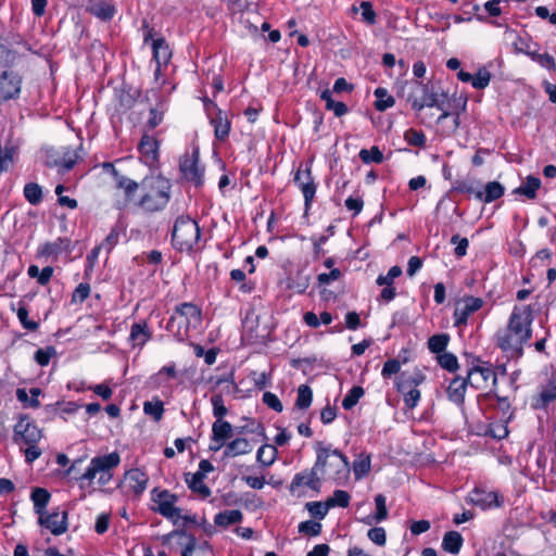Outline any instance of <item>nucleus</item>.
Returning <instances> with one entry per match:
<instances>
[{"label": "nucleus", "instance_id": "nucleus-1", "mask_svg": "<svg viewBox=\"0 0 556 556\" xmlns=\"http://www.w3.org/2000/svg\"><path fill=\"white\" fill-rule=\"evenodd\" d=\"M533 311L529 305L515 306L507 326L495 333L496 345L510 358L523 355V345L532 337Z\"/></svg>", "mask_w": 556, "mask_h": 556}, {"label": "nucleus", "instance_id": "nucleus-2", "mask_svg": "<svg viewBox=\"0 0 556 556\" xmlns=\"http://www.w3.org/2000/svg\"><path fill=\"white\" fill-rule=\"evenodd\" d=\"M140 187L143 190L138 206L148 213L164 210L172 197L170 180L161 175H151L142 179Z\"/></svg>", "mask_w": 556, "mask_h": 556}, {"label": "nucleus", "instance_id": "nucleus-3", "mask_svg": "<svg viewBox=\"0 0 556 556\" xmlns=\"http://www.w3.org/2000/svg\"><path fill=\"white\" fill-rule=\"evenodd\" d=\"M202 323L201 308L191 302H184L175 306L166 324V330L179 342L189 338L191 328H198Z\"/></svg>", "mask_w": 556, "mask_h": 556}, {"label": "nucleus", "instance_id": "nucleus-4", "mask_svg": "<svg viewBox=\"0 0 556 556\" xmlns=\"http://www.w3.org/2000/svg\"><path fill=\"white\" fill-rule=\"evenodd\" d=\"M316 453L317 456L314 466L308 470H304L294 475L289 485V491L291 493H295L303 485L309 488L316 493L320 492L321 478L319 477L318 472L324 471L328 464L329 447H325L321 445V443H317Z\"/></svg>", "mask_w": 556, "mask_h": 556}, {"label": "nucleus", "instance_id": "nucleus-5", "mask_svg": "<svg viewBox=\"0 0 556 556\" xmlns=\"http://www.w3.org/2000/svg\"><path fill=\"white\" fill-rule=\"evenodd\" d=\"M119 463L121 457L117 452L93 457L86 471L78 478L80 488L85 486V482L90 485L97 475H99L98 483L100 485L108 484L113 477L111 470Z\"/></svg>", "mask_w": 556, "mask_h": 556}, {"label": "nucleus", "instance_id": "nucleus-6", "mask_svg": "<svg viewBox=\"0 0 556 556\" xmlns=\"http://www.w3.org/2000/svg\"><path fill=\"white\" fill-rule=\"evenodd\" d=\"M201 230L195 220L189 216H179L172 231V244L179 252H190L198 244Z\"/></svg>", "mask_w": 556, "mask_h": 556}, {"label": "nucleus", "instance_id": "nucleus-7", "mask_svg": "<svg viewBox=\"0 0 556 556\" xmlns=\"http://www.w3.org/2000/svg\"><path fill=\"white\" fill-rule=\"evenodd\" d=\"M151 494L152 501L156 505L152 508L153 511L172 521L174 526H179L181 509L176 506L178 495L170 493L168 490H159L157 488H154Z\"/></svg>", "mask_w": 556, "mask_h": 556}, {"label": "nucleus", "instance_id": "nucleus-8", "mask_svg": "<svg viewBox=\"0 0 556 556\" xmlns=\"http://www.w3.org/2000/svg\"><path fill=\"white\" fill-rule=\"evenodd\" d=\"M42 438V430L39 429L27 415H21L13 428V442L20 446L38 444Z\"/></svg>", "mask_w": 556, "mask_h": 556}, {"label": "nucleus", "instance_id": "nucleus-9", "mask_svg": "<svg viewBox=\"0 0 556 556\" xmlns=\"http://www.w3.org/2000/svg\"><path fill=\"white\" fill-rule=\"evenodd\" d=\"M179 170L181 177L195 186L202 187L204 184V167L200 165L199 151L194 150L192 154L186 153L179 161Z\"/></svg>", "mask_w": 556, "mask_h": 556}, {"label": "nucleus", "instance_id": "nucleus-10", "mask_svg": "<svg viewBox=\"0 0 556 556\" xmlns=\"http://www.w3.org/2000/svg\"><path fill=\"white\" fill-rule=\"evenodd\" d=\"M412 92L407 96V101L412 103V108L416 112H420L424 108H433L438 104V94L433 91V87L429 84L413 81L410 84Z\"/></svg>", "mask_w": 556, "mask_h": 556}, {"label": "nucleus", "instance_id": "nucleus-11", "mask_svg": "<svg viewBox=\"0 0 556 556\" xmlns=\"http://www.w3.org/2000/svg\"><path fill=\"white\" fill-rule=\"evenodd\" d=\"M0 73V99L9 101L17 99L21 94L23 76L12 67H4Z\"/></svg>", "mask_w": 556, "mask_h": 556}, {"label": "nucleus", "instance_id": "nucleus-12", "mask_svg": "<svg viewBox=\"0 0 556 556\" xmlns=\"http://www.w3.org/2000/svg\"><path fill=\"white\" fill-rule=\"evenodd\" d=\"M467 380H469V384L472 388L479 390L485 388L489 380H492V383L496 384L497 377L489 363L477 358L476 364L467 370Z\"/></svg>", "mask_w": 556, "mask_h": 556}, {"label": "nucleus", "instance_id": "nucleus-13", "mask_svg": "<svg viewBox=\"0 0 556 556\" xmlns=\"http://www.w3.org/2000/svg\"><path fill=\"white\" fill-rule=\"evenodd\" d=\"M484 304V301L481 298H476L472 295H465L460 300H458L455 304V309L453 313L454 317V326L455 327H464L468 323V318L476 312H478Z\"/></svg>", "mask_w": 556, "mask_h": 556}, {"label": "nucleus", "instance_id": "nucleus-14", "mask_svg": "<svg viewBox=\"0 0 556 556\" xmlns=\"http://www.w3.org/2000/svg\"><path fill=\"white\" fill-rule=\"evenodd\" d=\"M67 520L68 511L60 510V507L54 508L52 511H46L42 516H38L39 526L50 531L53 535H61L67 531Z\"/></svg>", "mask_w": 556, "mask_h": 556}, {"label": "nucleus", "instance_id": "nucleus-15", "mask_svg": "<svg viewBox=\"0 0 556 556\" xmlns=\"http://www.w3.org/2000/svg\"><path fill=\"white\" fill-rule=\"evenodd\" d=\"M294 184L303 193L305 212H307L311 208L317 188L316 184L314 182V178L312 177L309 165H307L305 169L300 167L296 170L294 175Z\"/></svg>", "mask_w": 556, "mask_h": 556}, {"label": "nucleus", "instance_id": "nucleus-16", "mask_svg": "<svg viewBox=\"0 0 556 556\" xmlns=\"http://www.w3.org/2000/svg\"><path fill=\"white\" fill-rule=\"evenodd\" d=\"M468 501L482 509H490L501 507L504 503V497L496 491H485L476 486L469 493Z\"/></svg>", "mask_w": 556, "mask_h": 556}, {"label": "nucleus", "instance_id": "nucleus-17", "mask_svg": "<svg viewBox=\"0 0 556 556\" xmlns=\"http://www.w3.org/2000/svg\"><path fill=\"white\" fill-rule=\"evenodd\" d=\"M140 160L149 167H155L159 164L160 141L148 134H143L138 144Z\"/></svg>", "mask_w": 556, "mask_h": 556}, {"label": "nucleus", "instance_id": "nucleus-18", "mask_svg": "<svg viewBox=\"0 0 556 556\" xmlns=\"http://www.w3.org/2000/svg\"><path fill=\"white\" fill-rule=\"evenodd\" d=\"M206 110H208V106H213L216 109L215 116H212L210 118V123L214 127V136L217 140L224 141L228 138L230 132L231 123L227 118V116L223 113L222 110L216 108V104L212 102L211 100H207L204 102Z\"/></svg>", "mask_w": 556, "mask_h": 556}, {"label": "nucleus", "instance_id": "nucleus-19", "mask_svg": "<svg viewBox=\"0 0 556 556\" xmlns=\"http://www.w3.org/2000/svg\"><path fill=\"white\" fill-rule=\"evenodd\" d=\"M73 251L72 241L68 238H58L53 242H46L38 250L39 256L58 257L61 253H71Z\"/></svg>", "mask_w": 556, "mask_h": 556}, {"label": "nucleus", "instance_id": "nucleus-20", "mask_svg": "<svg viewBox=\"0 0 556 556\" xmlns=\"http://www.w3.org/2000/svg\"><path fill=\"white\" fill-rule=\"evenodd\" d=\"M468 384L469 380H467V376L465 378L460 376L453 378L446 389L448 400L457 406H463Z\"/></svg>", "mask_w": 556, "mask_h": 556}, {"label": "nucleus", "instance_id": "nucleus-21", "mask_svg": "<svg viewBox=\"0 0 556 556\" xmlns=\"http://www.w3.org/2000/svg\"><path fill=\"white\" fill-rule=\"evenodd\" d=\"M176 536L186 538L188 540L181 551V556H192L197 548V539L193 534L188 533L185 529H175L169 533L162 535L161 542L163 545H168L170 540Z\"/></svg>", "mask_w": 556, "mask_h": 556}, {"label": "nucleus", "instance_id": "nucleus-22", "mask_svg": "<svg viewBox=\"0 0 556 556\" xmlns=\"http://www.w3.org/2000/svg\"><path fill=\"white\" fill-rule=\"evenodd\" d=\"M86 11L102 21L112 20L116 13L115 7L104 0H89Z\"/></svg>", "mask_w": 556, "mask_h": 556}, {"label": "nucleus", "instance_id": "nucleus-23", "mask_svg": "<svg viewBox=\"0 0 556 556\" xmlns=\"http://www.w3.org/2000/svg\"><path fill=\"white\" fill-rule=\"evenodd\" d=\"M152 47V53H153V60L159 65L166 66L172 58V50L166 42L165 38L160 36L152 40L151 43Z\"/></svg>", "mask_w": 556, "mask_h": 556}, {"label": "nucleus", "instance_id": "nucleus-24", "mask_svg": "<svg viewBox=\"0 0 556 556\" xmlns=\"http://www.w3.org/2000/svg\"><path fill=\"white\" fill-rule=\"evenodd\" d=\"M185 481L188 488L202 500L207 498L212 493L211 489L204 483L202 472H187L185 473Z\"/></svg>", "mask_w": 556, "mask_h": 556}, {"label": "nucleus", "instance_id": "nucleus-25", "mask_svg": "<svg viewBox=\"0 0 556 556\" xmlns=\"http://www.w3.org/2000/svg\"><path fill=\"white\" fill-rule=\"evenodd\" d=\"M534 50L522 49L525 54L528 55L533 62L538 63L541 67L548 72L556 73V62L553 55L549 53H539L540 45L534 42Z\"/></svg>", "mask_w": 556, "mask_h": 556}, {"label": "nucleus", "instance_id": "nucleus-26", "mask_svg": "<svg viewBox=\"0 0 556 556\" xmlns=\"http://www.w3.org/2000/svg\"><path fill=\"white\" fill-rule=\"evenodd\" d=\"M505 193V187L498 181H489L484 186V190L479 189V192L476 194V199L484 202L491 203L500 198H502Z\"/></svg>", "mask_w": 556, "mask_h": 556}, {"label": "nucleus", "instance_id": "nucleus-27", "mask_svg": "<svg viewBox=\"0 0 556 556\" xmlns=\"http://www.w3.org/2000/svg\"><path fill=\"white\" fill-rule=\"evenodd\" d=\"M125 479L128 481L129 486L135 494H141L146 489L149 481L148 475L139 468H132L125 473Z\"/></svg>", "mask_w": 556, "mask_h": 556}, {"label": "nucleus", "instance_id": "nucleus-28", "mask_svg": "<svg viewBox=\"0 0 556 556\" xmlns=\"http://www.w3.org/2000/svg\"><path fill=\"white\" fill-rule=\"evenodd\" d=\"M330 455L338 457L337 463H330V466H333L336 468V472L332 479L336 481L345 480L350 473V463L348 457L338 448H334L332 451L329 450V456ZM327 465H329V463Z\"/></svg>", "mask_w": 556, "mask_h": 556}, {"label": "nucleus", "instance_id": "nucleus-29", "mask_svg": "<svg viewBox=\"0 0 556 556\" xmlns=\"http://www.w3.org/2000/svg\"><path fill=\"white\" fill-rule=\"evenodd\" d=\"M168 109L167 100L161 97L155 106L151 108L149 111V118L146 123V126L149 129L156 128L164 119V115Z\"/></svg>", "mask_w": 556, "mask_h": 556}, {"label": "nucleus", "instance_id": "nucleus-30", "mask_svg": "<svg viewBox=\"0 0 556 556\" xmlns=\"http://www.w3.org/2000/svg\"><path fill=\"white\" fill-rule=\"evenodd\" d=\"M252 451L250 442L244 438H237L225 445L224 457H236Z\"/></svg>", "mask_w": 556, "mask_h": 556}, {"label": "nucleus", "instance_id": "nucleus-31", "mask_svg": "<svg viewBox=\"0 0 556 556\" xmlns=\"http://www.w3.org/2000/svg\"><path fill=\"white\" fill-rule=\"evenodd\" d=\"M152 337L147 321L136 323L131 326L129 340L134 345L143 346Z\"/></svg>", "mask_w": 556, "mask_h": 556}, {"label": "nucleus", "instance_id": "nucleus-32", "mask_svg": "<svg viewBox=\"0 0 556 556\" xmlns=\"http://www.w3.org/2000/svg\"><path fill=\"white\" fill-rule=\"evenodd\" d=\"M51 494L47 489L43 488H35L30 493V500L34 504V511L38 516H42L43 513L47 511V506L50 502Z\"/></svg>", "mask_w": 556, "mask_h": 556}, {"label": "nucleus", "instance_id": "nucleus-33", "mask_svg": "<svg viewBox=\"0 0 556 556\" xmlns=\"http://www.w3.org/2000/svg\"><path fill=\"white\" fill-rule=\"evenodd\" d=\"M464 539L457 531H447L442 540V548L453 555H457L463 546Z\"/></svg>", "mask_w": 556, "mask_h": 556}, {"label": "nucleus", "instance_id": "nucleus-34", "mask_svg": "<svg viewBox=\"0 0 556 556\" xmlns=\"http://www.w3.org/2000/svg\"><path fill=\"white\" fill-rule=\"evenodd\" d=\"M541 187V180L534 176H528L526 181L516 188L513 193L525 195L526 198L533 200L536 198V192Z\"/></svg>", "mask_w": 556, "mask_h": 556}, {"label": "nucleus", "instance_id": "nucleus-35", "mask_svg": "<svg viewBox=\"0 0 556 556\" xmlns=\"http://www.w3.org/2000/svg\"><path fill=\"white\" fill-rule=\"evenodd\" d=\"M425 375L417 370L413 375L406 376L404 372L401 375L400 380L396 382L399 392H405L407 389H417L419 384L425 381Z\"/></svg>", "mask_w": 556, "mask_h": 556}, {"label": "nucleus", "instance_id": "nucleus-36", "mask_svg": "<svg viewBox=\"0 0 556 556\" xmlns=\"http://www.w3.org/2000/svg\"><path fill=\"white\" fill-rule=\"evenodd\" d=\"M233 435V429L230 422L226 420H216L212 426L211 441L226 442Z\"/></svg>", "mask_w": 556, "mask_h": 556}, {"label": "nucleus", "instance_id": "nucleus-37", "mask_svg": "<svg viewBox=\"0 0 556 556\" xmlns=\"http://www.w3.org/2000/svg\"><path fill=\"white\" fill-rule=\"evenodd\" d=\"M243 519V514L238 510H224L215 515L214 522L218 527L226 528L231 525H236L241 522Z\"/></svg>", "mask_w": 556, "mask_h": 556}, {"label": "nucleus", "instance_id": "nucleus-38", "mask_svg": "<svg viewBox=\"0 0 556 556\" xmlns=\"http://www.w3.org/2000/svg\"><path fill=\"white\" fill-rule=\"evenodd\" d=\"M30 395L25 389L18 388L16 390V399L23 404L24 407L38 408L40 406V402L38 396L41 394V390L39 388H31L29 390Z\"/></svg>", "mask_w": 556, "mask_h": 556}, {"label": "nucleus", "instance_id": "nucleus-39", "mask_svg": "<svg viewBox=\"0 0 556 556\" xmlns=\"http://www.w3.org/2000/svg\"><path fill=\"white\" fill-rule=\"evenodd\" d=\"M556 401V384L549 383L542 389L535 402L534 408H546L552 402Z\"/></svg>", "mask_w": 556, "mask_h": 556}, {"label": "nucleus", "instance_id": "nucleus-40", "mask_svg": "<svg viewBox=\"0 0 556 556\" xmlns=\"http://www.w3.org/2000/svg\"><path fill=\"white\" fill-rule=\"evenodd\" d=\"M374 96L376 97L375 109L379 112H384L386 110L392 108L395 103L394 98L389 94L386 88H376Z\"/></svg>", "mask_w": 556, "mask_h": 556}, {"label": "nucleus", "instance_id": "nucleus-41", "mask_svg": "<svg viewBox=\"0 0 556 556\" xmlns=\"http://www.w3.org/2000/svg\"><path fill=\"white\" fill-rule=\"evenodd\" d=\"M115 184L118 189L124 190L126 201H130L134 199L139 186H140L137 181H135L126 176H123V175L118 176L115 179Z\"/></svg>", "mask_w": 556, "mask_h": 556}, {"label": "nucleus", "instance_id": "nucleus-42", "mask_svg": "<svg viewBox=\"0 0 556 556\" xmlns=\"http://www.w3.org/2000/svg\"><path fill=\"white\" fill-rule=\"evenodd\" d=\"M370 463L369 454H361L358 458L353 462V471L356 480H359L369 473Z\"/></svg>", "mask_w": 556, "mask_h": 556}, {"label": "nucleus", "instance_id": "nucleus-43", "mask_svg": "<svg viewBox=\"0 0 556 556\" xmlns=\"http://www.w3.org/2000/svg\"><path fill=\"white\" fill-rule=\"evenodd\" d=\"M352 12L357 13L359 10L362 11V21L367 25H375L377 22V14L374 10L372 3L369 1H362L359 8L353 5Z\"/></svg>", "mask_w": 556, "mask_h": 556}, {"label": "nucleus", "instance_id": "nucleus-44", "mask_svg": "<svg viewBox=\"0 0 556 556\" xmlns=\"http://www.w3.org/2000/svg\"><path fill=\"white\" fill-rule=\"evenodd\" d=\"M448 342L450 336L447 333H439L430 337L427 344L431 353L439 355L445 352Z\"/></svg>", "mask_w": 556, "mask_h": 556}, {"label": "nucleus", "instance_id": "nucleus-45", "mask_svg": "<svg viewBox=\"0 0 556 556\" xmlns=\"http://www.w3.org/2000/svg\"><path fill=\"white\" fill-rule=\"evenodd\" d=\"M276 454L277 450L274 445L264 444L257 450L256 459L264 467H268L275 462Z\"/></svg>", "mask_w": 556, "mask_h": 556}, {"label": "nucleus", "instance_id": "nucleus-46", "mask_svg": "<svg viewBox=\"0 0 556 556\" xmlns=\"http://www.w3.org/2000/svg\"><path fill=\"white\" fill-rule=\"evenodd\" d=\"M77 152L71 149H66L62 156L54 161L53 165L60 167L63 170H71L77 163Z\"/></svg>", "mask_w": 556, "mask_h": 556}, {"label": "nucleus", "instance_id": "nucleus-47", "mask_svg": "<svg viewBox=\"0 0 556 556\" xmlns=\"http://www.w3.org/2000/svg\"><path fill=\"white\" fill-rule=\"evenodd\" d=\"M144 414L151 416L155 421H160L164 414V404L161 400L154 399L143 403Z\"/></svg>", "mask_w": 556, "mask_h": 556}, {"label": "nucleus", "instance_id": "nucleus-48", "mask_svg": "<svg viewBox=\"0 0 556 556\" xmlns=\"http://www.w3.org/2000/svg\"><path fill=\"white\" fill-rule=\"evenodd\" d=\"M313 401V391L307 384H301L298 389L295 406L299 409H307Z\"/></svg>", "mask_w": 556, "mask_h": 556}, {"label": "nucleus", "instance_id": "nucleus-49", "mask_svg": "<svg viewBox=\"0 0 556 556\" xmlns=\"http://www.w3.org/2000/svg\"><path fill=\"white\" fill-rule=\"evenodd\" d=\"M364 393L365 391L361 386L352 387L342 401V407L345 410L352 409L358 403Z\"/></svg>", "mask_w": 556, "mask_h": 556}, {"label": "nucleus", "instance_id": "nucleus-50", "mask_svg": "<svg viewBox=\"0 0 556 556\" xmlns=\"http://www.w3.org/2000/svg\"><path fill=\"white\" fill-rule=\"evenodd\" d=\"M24 197L31 205H38L42 201V189L36 182H28L24 187Z\"/></svg>", "mask_w": 556, "mask_h": 556}, {"label": "nucleus", "instance_id": "nucleus-51", "mask_svg": "<svg viewBox=\"0 0 556 556\" xmlns=\"http://www.w3.org/2000/svg\"><path fill=\"white\" fill-rule=\"evenodd\" d=\"M124 235V228L116 224L111 228L110 233L102 241L101 247H103L108 253L112 251V249L119 242V239Z\"/></svg>", "mask_w": 556, "mask_h": 556}, {"label": "nucleus", "instance_id": "nucleus-52", "mask_svg": "<svg viewBox=\"0 0 556 556\" xmlns=\"http://www.w3.org/2000/svg\"><path fill=\"white\" fill-rule=\"evenodd\" d=\"M350 500H351V496L346 491L336 490L333 492V495L326 500V503L329 508H333L337 506L346 508L350 505Z\"/></svg>", "mask_w": 556, "mask_h": 556}, {"label": "nucleus", "instance_id": "nucleus-53", "mask_svg": "<svg viewBox=\"0 0 556 556\" xmlns=\"http://www.w3.org/2000/svg\"><path fill=\"white\" fill-rule=\"evenodd\" d=\"M309 286V278L301 273L288 279V288L296 293H304Z\"/></svg>", "mask_w": 556, "mask_h": 556}, {"label": "nucleus", "instance_id": "nucleus-54", "mask_svg": "<svg viewBox=\"0 0 556 556\" xmlns=\"http://www.w3.org/2000/svg\"><path fill=\"white\" fill-rule=\"evenodd\" d=\"M404 140L413 147L425 148L427 138L421 130L409 128L404 132Z\"/></svg>", "mask_w": 556, "mask_h": 556}, {"label": "nucleus", "instance_id": "nucleus-55", "mask_svg": "<svg viewBox=\"0 0 556 556\" xmlns=\"http://www.w3.org/2000/svg\"><path fill=\"white\" fill-rule=\"evenodd\" d=\"M437 359L439 365L450 372H455L459 367L458 359L453 353L443 352L437 356Z\"/></svg>", "mask_w": 556, "mask_h": 556}, {"label": "nucleus", "instance_id": "nucleus-56", "mask_svg": "<svg viewBox=\"0 0 556 556\" xmlns=\"http://www.w3.org/2000/svg\"><path fill=\"white\" fill-rule=\"evenodd\" d=\"M56 354L58 353H56L55 348L52 345H49V346H46L45 349H38L34 354V359L38 365L45 367V366L49 365L51 358L55 357Z\"/></svg>", "mask_w": 556, "mask_h": 556}, {"label": "nucleus", "instance_id": "nucleus-57", "mask_svg": "<svg viewBox=\"0 0 556 556\" xmlns=\"http://www.w3.org/2000/svg\"><path fill=\"white\" fill-rule=\"evenodd\" d=\"M358 155L362 162L365 164L381 163L383 161V154L376 146L371 147L369 150L362 149Z\"/></svg>", "mask_w": 556, "mask_h": 556}, {"label": "nucleus", "instance_id": "nucleus-58", "mask_svg": "<svg viewBox=\"0 0 556 556\" xmlns=\"http://www.w3.org/2000/svg\"><path fill=\"white\" fill-rule=\"evenodd\" d=\"M490 80H491V73L486 68L482 67V68H479L475 75H472L471 86L475 89H479V90L484 89L485 87L489 86Z\"/></svg>", "mask_w": 556, "mask_h": 556}, {"label": "nucleus", "instance_id": "nucleus-59", "mask_svg": "<svg viewBox=\"0 0 556 556\" xmlns=\"http://www.w3.org/2000/svg\"><path fill=\"white\" fill-rule=\"evenodd\" d=\"M479 184L469 180H456L453 184L452 191H456L459 193L473 194L476 197L477 192H479Z\"/></svg>", "mask_w": 556, "mask_h": 556}, {"label": "nucleus", "instance_id": "nucleus-60", "mask_svg": "<svg viewBox=\"0 0 556 556\" xmlns=\"http://www.w3.org/2000/svg\"><path fill=\"white\" fill-rule=\"evenodd\" d=\"M18 53L0 42V67H12Z\"/></svg>", "mask_w": 556, "mask_h": 556}, {"label": "nucleus", "instance_id": "nucleus-61", "mask_svg": "<svg viewBox=\"0 0 556 556\" xmlns=\"http://www.w3.org/2000/svg\"><path fill=\"white\" fill-rule=\"evenodd\" d=\"M493 396L496 399V407L502 412V417L505 419V422L511 420L514 416V412L511 410L510 402L508 397L506 396H500L498 394L494 393Z\"/></svg>", "mask_w": 556, "mask_h": 556}, {"label": "nucleus", "instance_id": "nucleus-62", "mask_svg": "<svg viewBox=\"0 0 556 556\" xmlns=\"http://www.w3.org/2000/svg\"><path fill=\"white\" fill-rule=\"evenodd\" d=\"M387 500L383 494H377L375 496L376 514L374 519L376 522H381L388 518Z\"/></svg>", "mask_w": 556, "mask_h": 556}, {"label": "nucleus", "instance_id": "nucleus-63", "mask_svg": "<svg viewBox=\"0 0 556 556\" xmlns=\"http://www.w3.org/2000/svg\"><path fill=\"white\" fill-rule=\"evenodd\" d=\"M305 507L309 511V514L316 519H324L328 510L330 509L326 502H308L306 503Z\"/></svg>", "mask_w": 556, "mask_h": 556}, {"label": "nucleus", "instance_id": "nucleus-64", "mask_svg": "<svg viewBox=\"0 0 556 556\" xmlns=\"http://www.w3.org/2000/svg\"><path fill=\"white\" fill-rule=\"evenodd\" d=\"M299 532L308 536H317L321 532V523L314 520H306L299 525Z\"/></svg>", "mask_w": 556, "mask_h": 556}]
</instances>
